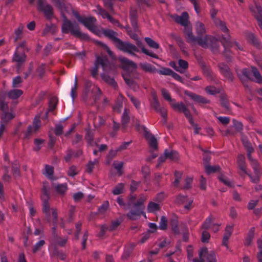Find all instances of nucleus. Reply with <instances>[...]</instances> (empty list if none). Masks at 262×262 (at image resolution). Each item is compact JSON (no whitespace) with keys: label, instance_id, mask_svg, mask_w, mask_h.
Instances as JSON below:
<instances>
[{"label":"nucleus","instance_id":"nucleus-1","mask_svg":"<svg viewBox=\"0 0 262 262\" xmlns=\"http://www.w3.org/2000/svg\"><path fill=\"white\" fill-rule=\"evenodd\" d=\"M170 17L177 23L180 24L184 27V33L185 38L188 42L192 45H194L196 43L201 47H205L207 45V43L203 41L202 39L200 38L197 39L195 38V36L192 34V28L189 25V16L187 13L184 12L181 16L177 15H171Z\"/></svg>","mask_w":262,"mask_h":262},{"label":"nucleus","instance_id":"nucleus-2","mask_svg":"<svg viewBox=\"0 0 262 262\" xmlns=\"http://www.w3.org/2000/svg\"><path fill=\"white\" fill-rule=\"evenodd\" d=\"M119 60L121 63L122 68L126 72H133L136 70L137 66L133 61L124 57H120ZM122 76L125 82L130 88L134 90H136L138 88V86L127 73H123Z\"/></svg>","mask_w":262,"mask_h":262},{"label":"nucleus","instance_id":"nucleus-3","mask_svg":"<svg viewBox=\"0 0 262 262\" xmlns=\"http://www.w3.org/2000/svg\"><path fill=\"white\" fill-rule=\"evenodd\" d=\"M242 141L244 146L247 149L248 152L247 157L250 162V163L254 170V174L253 176L249 175V176L251 178V181L254 183H256L258 182V181L259 180L260 172L259 169L258 168V165L257 161L254 159H253L251 156V154L253 151V148L251 145V144L248 142L246 137L242 136Z\"/></svg>","mask_w":262,"mask_h":262},{"label":"nucleus","instance_id":"nucleus-4","mask_svg":"<svg viewBox=\"0 0 262 262\" xmlns=\"http://www.w3.org/2000/svg\"><path fill=\"white\" fill-rule=\"evenodd\" d=\"M194 26L195 32L198 36L197 37L195 36V38L197 39L201 38L203 41L207 43V45L205 47H202L203 48H211L213 49L217 47V40L215 38L210 35L202 36L206 32L205 27L202 23L200 21L196 22Z\"/></svg>","mask_w":262,"mask_h":262},{"label":"nucleus","instance_id":"nucleus-5","mask_svg":"<svg viewBox=\"0 0 262 262\" xmlns=\"http://www.w3.org/2000/svg\"><path fill=\"white\" fill-rule=\"evenodd\" d=\"M101 66L105 73H110L112 70V64H111L105 57L98 56L96 58L95 65L91 70V74L93 77L98 75V69Z\"/></svg>","mask_w":262,"mask_h":262},{"label":"nucleus","instance_id":"nucleus-6","mask_svg":"<svg viewBox=\"0 0 262 262\" xmlns=\"http://www.w3.org/2000/svg\"><path fill=\"white\" fill-rule=\"evenodd\" d=\"M75 16L77 20L82 23L88 29L97 35L99 36L100 35V32L97 30L96 27L95 26V23L96 21L95 18L93 17H81L77 14H76Z\"/></svg>","mask_w":262,"mask_h":262},{"label":"nucleus","instance_id":"nucleus-7","mask_svg":"<svg viewBox=\"0 0 262 262\" xmlns=\"http://www.w3.org/2000/svg\"><path fill=\"white\" fill-rule=\"evenodd\" d=\"M146 198L144 196L140 197L138 202L135 204L134 208L135 210L131 211L129 213L127 214V216L130 220H136L138 217L143 213L144 210V206L143 205V202L146 200Z\"/></svg>","mask_w":262,"mask_h":262},{"label":"nucleus","instance_id":"nucleus-8","mask_svg":"<svg viewBox=\"0 0 262 262\" xmlns=\"http://www.w3.org/2000/svg\"><path fill=\"white\" fill-rule=\"evenodd\" d=\"M241 73L242 76L246 79L251 80L258 83H262V77L258 71L254 67H252L251 70L244 69Z\"/></svg>","mask_w":262,"mask_h":262},{"label":"nucleus","instance_id":"nucleus-9","mask_svg":"<svg viewBox=\"0 0 262 262\" xmlns=\"http://www.w3.org/2000/svg\"><path fill=\"white\" fill-rule=\"evenodd\" d=\"M62 31L63 33H67L70 32L74 36L81 37L82 33L80 31L77 25L72 24L67 19H65L62 26Z\"/></svg>","mask_w":262,"mask_h":262},{"label":"nucleus","instance_id":"nucleus-10","mask_svg":"<svg viewBox=\"0 0 262 262\" xmlns=\"http://www.w3.org/2000/svg\"><path fill=\"white\" fill-rule=\"evenodd\" d=\"M36 2L38 10L42 12L47 18H50L53 15L52 7L49 5L44 4L43 0H29L30 4H34Z\"/></svg>","mask_w":262,"mask_h":262},{"label":"nucleus","instance_id":"nucleus-11","mask_svg":"<svg viewBox=\"0 0 262 262\" xmlns=\"http://www.w3.org/2000/svg\"><path fill=\"white\" fill-rule=\"evenodd\" d=\"M116 47L120 50L133 56H135V53L139 52V49L136 46L128 42H123L121 40L119 41Z\"/></svg>","mask_w":262,"mask_h":262},{"label":"nucleus","instance_id":"nucleus-12","mask_svg":"<svg viewBox=\"0 0 262 262\" xmlns=\"http://www.w3.org/2000/svg\"><path fill=\"white\" fill-rule=\"evenodd\" d=\"M199 259L194 258L193 262H205L204 258L206 256L208 262H216L215 253L213 251L208 252L206 248H202L199 252Z\"/></svg>","mask_w":262,"mask_h":262},{"label":"nucleus","instance_id":"nucleus-13","mask_svg":"<svg viewBox=\"0 0 262 262\" xmlns=\"http://www.w3.org/2000/svg\"><path fill=\"white\" fill-rule=\"evenodd\" d=\"M1 108L3 111L1 122L6 125L9 121L15 117V114L12 111L7 112L8 110L7 104L3 101L1 102Z\"/></svg>","mask_w":262,"mask_h":262},{"label":"nucleus","instance_id":"nucleus-14","mask_svg":"<svg viewBox=\"0 0 262 262\" xmlns=\"http://www.w3.org/2000/svg\"><path fill=\"white\" fill-rule=\"evenodd\" d=\"M50 198L49 188L47 183H43V187L41 190V199L43 202V210L47 213H50V206L48 201Z\"/></svg>","mask_w":262,"mask_h":262},{"label":"nucleus","instance_id":"nucleus-15","mask_svg":"<svg viewBox=\"0 0 262 262\" xmlns=\"http://www.w3.org/2000/svg\"><path fill=\"white\" fill-rule=\"evenodd\" d=\"M139 130H142L144 134V136L147 140L148 144L151 148L155 149L157 147V141L155 137L151 135L144 126H137Z\"/></svg>","mask_w":262,"mask_h":262},{"label":"nucleus","instance_id":"nucleus-16","mask_svg":"<svg viewBox=\"0 0 262 262\" xmlns=\"http://www.w3.org/2000/svg\"><path fill=\"white\" fill-rule=\"evenodd\" d=\"M40 127V121L39 118L36 117L33 120L32 125L29 126L27 130L25 132V138H28L31 135L36 133Z\"/></svg>","mask_w":262,"mask_h":262},{"label":"nucleus","instance_id":"nucleus-17","mask_svg":"<svg viewBox=\"0 0 262 262\" xmlns=\"http://www.w3.org/2000/svg\"><path fill=\"white\" fill-rule=\"evenodd\" d=\"M170 105L174 110L183 112L186 117L188 119L190 123H193V120L191 115H190L189 111L187 110V108L183 103H176L175 100H174L173 102H172V103H171Z\"/></svg>","mask_w":262,"mask_h":262},{"label":"nucleus","instance_id":"nucleus-18","mask_svg":"<svg viewBox=\"0 0 262 262\" xmlns=\"http://www.w3.org/2000/svg\"><path fill=\"white\" fill-rule=\"evenodd\" d=\"M250 11L257 19L260 28L262 29V10L260 6L255 5L250 8Z\"/></svg>","mask_w":262,"mask_h":262},{"label":"nucleus","instance_id":"nucleus-19","mask_svg":"<svg viewBox=\"0 0 262 262\" xmlns=\"http://www.w3.org/2000/svg\"><path fill=\"white\" fill-rule=\"evenodd\" d=\"M176 202L178 204H182L187 210H189L193 202L192 200L187 198L186 196L182 195L178 196L176 199Z\"/></svg>","mask_w":262,"mask_h":262},{"label":"nucleus","instance_id":"nucleus-20","mask_svg":"<svg viewBox=\"0 0 262 262\" xmlns=\"http://www.w3.org/2000/svg\"><path fill=\"white\" fill-rule=\"evenodd\" d=\"M103 34L106 37L112 39L116 46L119 41L121 40L117 37V33L111 30H103Z\"/></svg>","mask_w":262,"mask_h":262},{"label":"nucleus","instance_id":"nucleus-21","mask_svg":"<svg viewBox=\"0 0 262 262\" xmlns=\"http://www.w3.org/2000/svg\"><path fill=\"white\" fill-rule=\"evenodd\" d=\"M237 165L241 174H247L246 166L245 164V158L243 155H239L237 157Z\"/></svg>","mask_w":262,"mask_h":262},{"label":"nucleus","instance_id":"nucleus-22","mask_svg":"<svg viewBox=\"0 0 262 262\" xmlns=\"http://www.w3.org/2000/svg\"><path fill=\"white\" fill-rule=\"evenodd\" d=\"M116 67L114 65L112 64V70L110 73H113ZM105 73H106L104 72V73L101 75L102 79L107 83H109L110 84L112 85L113 87L115 88L117 86V84L115 81L114 79L107 75Z\"/></svg>","mask_w":262,"mask_h":262},{"label":"nucleus","instance_id":"nucleus-23","mask_svg":"<svg viewBox=\"0 0 262 262\" xmlns=\"http://www.w3.org/2000/svg\"><path fill=\"white\" fill-rule=\"evenodd\" d=\"M219 67L220 72L225 77L228 79L232 80V74H231L229 69L227 65L224 63H220Z\"/></svg>","mask_w":262,"mask_h":262},{"label":"nucleus","instance_id":"nucleus-24","mask_svg":"<svg viewBox=\"0 0 262 262\" xmlns=\"http://www.w3.org/2000/svg\"><path fill=\"white\" fill-rule=\"evenodd\" d=\"M187 95L191 99L199 103L206 104L209 103V101L206 99L192 93H188Z\"/></svg>","mask_w":262,"mask_h":262},{"label":"nucleus","instance_id":"nucleus-25","mask_svg":"<svg viewBox=\"0 0 262 262\" xmlns=\"http://www.w3.org/2000/svg\"><path fill=\"white\" fill-rule=\"evenodd\" d=\"M254 231H255V229L253 227L251 228L249 230L248 233L246 237L245 238V240L244 242V245L245 246H248L251 245L252 240L254 237Z\"/></svg>","mask_w":262,"mask_h":262},{"label":"nucleus","instance_id":"nucleus-26","mask_svg":"<svg viewBox=\"0 0 262 262\" xmlns=\"http://www.w3.org/2000/svg\"><path fill=\"white\" fill-rule=\"evenodd\" d=\"M54 187L56 192L61 195L64 194L68 189V186L66 183L58 184L55 185Z\"/></svg>","mask_w":262,"mask_h":262},{"label":"nucleus","instance_id":"nucleus-27","mask_svg":"<svg viewBox=\"0 0 262 262\" xmlns=\"http://www.w3.org/2000/svg\"><path fill=\"white\" fill-rule=\"evenodd\" d=\"M222 43L223 46H224L225 49H226L227 48L229 47H236L237 48H238L239 50H242L241 48H239L237 45V43L236 42H231L230 40V39L229 37H228L227 38L223 37V40H222Z\"/></svg>","mask_w":262,"mask_h":262},{"label":"nucleus","instance_id":"nucleus-28","mask_svg":"<svg viewBox=\"0 0 262 262\" xmlns=\"http://www.w3.org/2000/svg\"><path fill=\"white\" fill-rule=\"evenodd\" d=\"M54 168L52 166L46 165L45 167L43 174L48 179H53V178Z\"/></svg>","mask_w":262,"mask_h":262},{"label":"nucleus","instance_id":"nucleus-29","mask_svg":"<svg viewBox=\"0 0 262 262\" xmlns=\"http://www.w3.org/2000/svg\"><path fill=\"white\" fill-rule=\"evenodd\" d=\"M179 66L176 69V71L180 73H184L188 67V62L184 60L179 59L178 61Z\"/></svg>","mask_w":262,"mask_h":262},{"label":"nucleus","instance_id":"nucleus-30","mask_svg":"<svg viewBox=\"0 0 262 262\" xmlns=\"http://www.w3.org/2000/svg\"><path fill=\"white\" fill-rule=\"evenodd\" d=\"M165 154L167 159H169L172 161H176L179 159V154L177 151L166 149Z\"/></svg>","mask_w":262,"mask_h":262},{"label":"nucleus","instance_id":"nucleus-31","mask_svg":"<svg viewBox=\"0 0 262 262\" xmlns=\"http://www.w3.org/2000/svg\"><path fill=\"white\" fill-rule=\"evenodd\" d=\"M23 94V91L20 90H13L8 93L9 98L12 99H16Z\"/></svg>","mask_w":262,"mask_h":262},{"label":"nucleus","instance_id":"nucleus-32","mask_svg":"<svg viewBox=\"0 0 262 262\" xmlns=\"http://www.w3.org/2000/svg\"><path fill=\"white\" fill-rule=\"evenodd\" d=\"M24 28V26L20 24L18 27L14 31V41H16L18 39L21 38L23 35V31Z\"/></svg>","mask_w":262,"mask_h":262},{"label":"nucleus","instance_id":"nucleus-33","mask_svg":"<svg viewBox=\"0 0 262 262\" xmlns=\"http://www.w3.org/2000/svg\"><path fill=\"white\" fill-rule=\"evenodd\" d=\"M18 48H17L16 51L14 54L13 60L16 62L20 63L25 61L26 56L24 53H21L20 54H18Z\"/></svg>","mask_w":262,"mask_h":262},{"label":"nucleus","instance_id":"nucleus-34","mask_svg":"<svg viewBox=\"0 0 262 262\" xmlns=\"http://www.w3.org/2000/svg\"><path fill=\"white\" fill-rule=\"evenodd\" d=\"M99 14L101 15V16L103 18H106L108 20H109L113 24H119L118 22L115 20L112 17H111L106 11L103 10L102 9L99 8Z\"/></svg>","mask_w":262,"mask_h":262},{"label":"nucleus","instance_id":"nucleus-35","mask_svg":"<svg viewBox=\"0 0 262 262\" xmlns=\"http://www.w3.org/2000/svg\"><path fill=\"white\" fill-rule=\"evenodd\" d=\"M113 166L117 170L118 175L119 176H121L123 173L122 168L123 166V162L122 161H115L113 162Z\"/></svg>","mask_w":262,"mask_h":262},{"label":"nucleus","instance_id":"nucleus-36","mask_svg":"<svg viewBox=\"0 0 262 262\" xmlns=\"http://www.w3.org/2000/svg\"><path fill=\"white\" fill-rule=\"evenodd\" d=\"M205 169L206 172L208 173H211L218 171L220 169V167L219 166H210L207 164L204 165Z\"/></svg>","mask_w":262,"mask_h":262},{"label":"nucleus","instance_id":"nucleus-37","mask_svg":"<svg viewBox=\"0 0 262 262\" xmlns=\"http://www.w3.org/2000/svg\"><path fill=\"white\" fill-rule=\"evenodd\" d=\"M124 185L123 183H119L113 189L112 193L114 195H118L122 193L124 191Z\"/></svg>","mask_w":262,"mask_h":262},{"label":"nucleus","instance_id":"nucleus-38","mask_svg":"<svg viewBox=\"0 0 262 262\" xmlns=\"http://www.w3.org/2000/svg\"><path fill=\"white\" fill-rule=\"evenodd\" d=\"M130 19L132 25L135 31H138V24L136 17V12L131 11L130 14Z\"/></svg>","mask_w":262,"mask_h":262},{"label":"nucleus","instance_id":"nucleus-39","mask_svg":"<svg viewBox=\"0 0 262 262\" xmlns=\"http://www.w3.org/2000/svg\"><path fill=\"white\" fill-rule=\"evenodd\" d=\"M140 66L142 69L146 72L154 73L156 71V69L155 67L147 63H141Z\"/></svg>","mask_w":262,"mask_h":262},{"label":"nucleus","instance_id":"nucleus-40","mask_svg":"<svg viewBox=\"0 0 262 262\" xmlns=\"http://www.w3.org/2000/svg\"><path fill=\"white\" fill-rule=\"evenodd\" d=\"M58 100L57 97H53L51 98L49 103V107L48 108V112L54 111V110L56 108V104L57 103Z\"/></svg>","mask_w":262,"mask_h":262},{"label":"nucleus","instance_id":"nucleus-41","mask_svg":"<svg viewBox=\"0 0 262 262\" xmlns=\"http://www.w3.org/2000/svg\"><path fill=\"white\" fill-rule=\"evenodd\" d=\"M160 209V206L158 204L150 202L149 203L147 207V210L149 212H154L158 211Z\"/></svg>","mask_w":262,"mask_h":262},{"label":"nucleus","instance_id":"nucleus-42","mask_svg":"<svg viewBox=\"0 0 262 262\" xmlns=\"http://www.w3.org/2000/svg\"><path fill=\"white\" fill-rule=\"evenodd\" d=\"M126 31L127 34L129 35V36L134 39V40L137 41V44L138 46H140V41L139 40L138 35L135 33V31L133 32L131 30L129 29V28H126Z\"/></svg>","mask_w":262,"mask_h":262},{"label":"nucleus","instance_id":"nucleus-43","mask_svg":"<svg viewBox=\"0 0 262 262\" xmlns=\"http://www.w3.org/2000/svg\"><path fill=\"white\" fill-rule=\"evenodd\" d=\"M145 40L147 45L151 48L154 49H158L159 48V46L158 43L153 40L149 37H145Z\"/></svg>","mask_w":262,"mask_h":262},{"label":"nucleus","instance_id":"nucleus-44","mask_svg":"<svg viewBox=\"0 0 262 262\" xmlns=\"http://www.w3.org/2000/svg\"><path fill=\"white\" fill-rule=\"evenodd\" d=\"M219 179L224 184L228 187H232L233 186V183L232 181L224 176L219 177Z\"/></svg>","mask_w":262,"mask_h":262},{"label":"nucleus","instance_id":"nucleus-45","mask_svg":"<svg viewBox=\"0 0 262 262\" xmlns=\"http://www.w3.org/2000/svg\"><path fill=\"white\" fill-rule=\"evenodd\" d=\"M77 89V77L75 76L74 79V85L71 89V96L72 97L73 100L76 96V90Z\"/></svg>","mask_w":262,"mask_h":262},{"label":"nucleus","instance_id":"nucleus-46","mask_svg":"<svg viewBox=\"0 0 262 262\" xmlns=\"http://www.w3.org/2000/svg\"><path fill=\"white\" fill-rule=\"evenodd\" d=\"M215 25L218 27L223 32H228V29L226 26L225 24L221 21L219 19H215Z\"/></svg>","mask_w":262,"mask_h":262},{"label":"nucleus","instance_id":"nucleus-47","mask_svg":"<svg viewBox=\"0 0 262 262\" xmlns=\"http://www.w3.org/2000/svg\"><path fill=\"white\" fill-rule=\"evenodd\" d=\"M98 163V161L96 159L94 160L93 162H90L86 165V170L89 173H91L94 167V165Z\"/></svg>","mask_w":262,"mask_h":262},{"label":"nucleus","instance_id":"nucleus-48","mask_svg":"<svg viewBox=\"0 0 262 262\" xmlns=\"http://www.w3.org/2000/svg\"><path fill=\"white\" fill-rule=\"evenodd\" d=\"M129 111L125 109L122 116V122L123 125H125L129 121V117L128 116Z\"/></svg>","mask_w":262,"mask_h":262},{"label":"nucleus","instance_id":"nucleus-49","mask_svg":"<svg viewBox=\"0 0 262 262\" xmlns=\"http://www.w3.org/2000/svg\"><path fill=\"white\" fill-rule=\"evenodd\" d=\"M162 94L164 99L169 101L170 103L174 101V100L171 98L169 93L165 89H162Z\"/></svg>","mask_w":262,"mask_h":262},{"label":"nucleus","instance_id":"nucleus-50","mask_svg":"<svg viewBox=\"0 0 262 262\" xmlns=\"http://www.w3.org/2000/svg\"><path fill=\"white\" fill-rule=\"evenodd\" d=\"M152 107L156 111H159V109L160 108L159 106V103L158 99L156 95H153V100L151 103Z\"/></svg>","mask_w":262,"mask_h":262},{"label":"nucleus","instance_id":"nucleus-51","mask_svg":"<svg viewBox=\"0 0 262 262\" xmlns=\"http://www.w3.org/2000/svg\"><path fill=\"white\" fill-rule=\"evenodd\" d=\"M231 235L228 234H224L223 240H222V245L225 246L227 249H229L228 246V241Z\"/></svg>","mask_w":262,"mask_h":262},{"label":"nucleus","instance_id":"nucleus-52","mask_svg":"<svg viewBox=\"0 0 262 262\" xmlns=\"http://www.w3.org/2000/svg\"><path fill=\"white\" fill-rule=\"evenodd\" d=\"M43 142V140L38 139H36L34 140V144L35 146L34 147V150L35 151L39 150Z\"/></svg>","mask_w":262,"mask_h":262},{"label":"nucleus","instance_id":"nucleus-53","mask_svg":"<svg viewBox=\"0 0 262 262\" xmlns=\"http://www.w3.org/2000/svg\"><path fill=\"white\" fill-rule=\"evenodd\" d=\"M78 173L77 168L74 166H71L68 171V174L70 177H74Z\"/></svg>","mask_w":262,"mask_h":262},{"label":"nucleus","instance_id":"nucleus-54","mask_svg":"<svg viewBox=\"0 0 262 262\" xmlns=\"http://www.w3.org/2000/svg\"><path fill=\"white\" fill-rule=\"evenodd\" d=\"M45 242L43 240H40L37 242L33 248V252L35 253L38 251L41 247L45 244Z\"/></svg>","mask_w":262,"mask_h":262},{"label":"nucleus","instance_id":"nucleus-55","mask_svg":"<svg viewBox=\"0 0 262 262\" xmlns=\"http://www.w3.org/2000/svg\"><path fill=\"white\" fill-rule=\"evenodd\" d=\"M210 234L206 231H204L202 233L201 241L203 243H207L210 238Z\"/></svg>","mask_w":262,"mask_h":262},{"label":"nucleus","instance_id":"nucleus-56","mask_svg":"<svg viewBox=\"0 0 262 262\" xmlns=\"http://www.w3.org/2000/svg\"><path fill=\"white\" fill-rule=\"evenodd\" d=\"M211 219L210 217H208L206 219V221L204 222L202 226V229H208L209 228H211L212 224H211Z\"/></svg>","mask_w":262,"mask_h":262},{"label":"nucleus","instance_id":"nucleus-57","mask_svg":"<svg viewBox=\"0 0 262 262\" xmlns=\"http://www.w3.org/2000/svg\"><path fill=\"white\" fill-rule=\"evenodd\" d=\"M167 221L165 216H162L161 218L159 228L162 230H164L167 227Z\"/></svg>","mask_w":262,"mask_h":262},{"label":"nucleus","instance_id":"nucleus-58","mask_svg":"<svg viewBox=\"0 0 262 262\" xmlns=\"http://www.w3.org/2000/svg\"><path fill=\"white\" fill-rule=\"evenodd\" d=\"M22 80L20 76H17L13 79L12 86L13 88L18 87L19 84L21 83Z\"/></svg>","mask_w":262,"mask_h":262},{"label":"nucleus","instance_id":"nucleus-59","mask_svg":"<svg viewBox=\"0 0 262 262\" xmlns=\"http://www.w3.org/2000/svg\"><path fill=\"white\" fill-rule=\"evenodd\" d=\"M141 50L143 53L145 54L146 55L149 56L151 57L157 58L158 56L155 53H154L151 51L148 50L144 48V47L141 48Z\"/></svg>","mask_w":262,"mask_h":262},{"label":"nucleus","instance_id":"nucleus-60","mask_svg":"<svg viewBox=\"0 0 262 262\" xmlns=\"http://www.w3.org/2000/svg\"><path fill=\"white\" fill-rule=\"evenodd\" d=\"M109 204L107 201L104 202L101 206L99 208V212L100 213H104L108 208Z\"/></svg>","mask_w":262,"mask_h":262},{"label":"nucleus","instance_id":"nucleus-61","mask_svg":"<svg viewBox=\"0 0 262 262\" xmlns=\"http://www.w3.org/2000/svg\"><path fill=\"white\" fill-rule=\"evenodd\" d=\"M205 90L208 94L211 95H214L218 92L217 90L214 86H207Z\"/></svg>","mask_w":262,"mask_h":262},{"label":"nucleus","instance_id":"nucleus-62","mask_svg":"<svg viewBox=\"0 0 262 262\" xmlns=\"http://www.w3.org/2000/svg\"><path fill=\"white\" fill-rule=\"evenodd\" d=\"M117 202L118 204L119 205V206L124 209H127L128 206L130 205L129 204H128V205H126L125 203H124L123 199L120 197L117 198Z\"/></svg>","mask_w":262,"mask_h":262},{"label":"nucleus","instance_id":"nucleus-63","mask_svg":"<svg viewBox=\"0 0 262 262\" xmlns=\"http://www.w3.org/2000/svg\"><path fill=\"white\" fill-rule=\"evenodd\" d=\"M182 176V173L181 172L176 171L174 173L175 176V180L173 182V185L175 186H177L180 182V179Z\"/></svg>","mask_w":262,"mask_h":262},{"label":"nucleus","instance_id":"nucleus-64","mask_svg":"<svg viewBox=\"0 0 262 262\" xmlns=\"http://www.w3.org/2000/svg\"><path fill=\"white\" fill-rule=\"evenodd\" d=\"M128 96L129 97L130 101L133 102V103L134 104L135 107L137 108H139L140 107V102L136 98H134L132 96L128 95Z\"/></svg>","mask_w":262,"mask_h":262}]
</instances>
